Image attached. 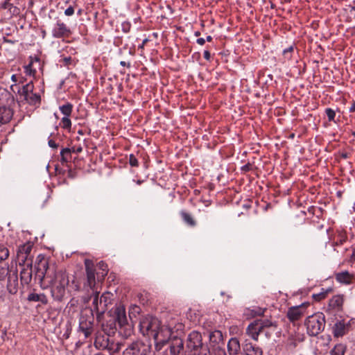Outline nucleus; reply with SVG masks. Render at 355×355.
Segmentation results:
<instances>
[{
  "label": "nucleus",
  "mask_w": 355,
  "mask_h": 355,
  "mask_svg": "<svg viewBox=\"0 0 355 355\" xmlns=\"http://www.w3.org/2000/svg\"><path fill=\"white\" fill-rule=\"evenodd\" d=\"M36 275L40 278L43 288L51 289V296L55 300L63 299L69 283L65 270L43 259L37 264Z\"/></svg>",
  "instance_id": "1"
},
{
  "label": "nucleus",
  "mask_w": 355,
  "mask_h": 355,
  "mask_svg": "<svg viewBox=\"0 0 355 355\" xmlns=\"http://www.w3.org/2000/svg\"><path fill=\"white\" fill-rule=\"evenodd\" d=\"M158 321L156 319H153L152 321V324H146V322H144L142 325L144 327H146L147 330H151L152 331H156L154 335V338L156 344V348L158 350H160L162 347L165 345L171 338H172V332L170 331L169 329H168L165 325H162L159 328H158L157 331L155 328L153 327V324H157Z\"/></svg>",
  "instance_id": "2"
},
{
  "label": "nucleus",
  "mask_w": 355,
  "mask_h": 355,
  "mask_svg": "<svg viewBox=\"0 0 355 355\" xmlns=\"http://www.w3.org/2000/svg\"><path fill=\"white\" fill-rule=\"evenodd\" d=\"M307 334L315 336L321 333L325 327V318L322 313L318 312L306 318L304 322Z\"/></svg>",
  "instance_id": "3"
},
{
  "label": "nucleus",
  "mask_w": 355,
  "mask_h": 355,
  "mask_svg": "<svg viewBox=\"0 0 355 355\" xmlns=\"http://www.w3.org/2000/svg\"><path fill=\"white\" fill-rule=\"evenodd\" d=\"M33 84L32 80L22 86L18 90V95L21 101H26L31 105H39L41 101L40 95L33 93Z\"/></svg>",
  "instance_id": "4"
},
{
  "label": "nucleus",
  "mask_w": 355,
  "mask_h": 355,
  "mask_svg": "<svg viewBox=\"0 0 355 355\" xmlns=\"http://www.w3.org/2000/svg\"><path fill=\"white\" fill-rule=\"evenodd\" d=\"M33 249V244L30 242H27L23 245H20L18 247L17 251V259L19 266L26 264L31 262L33 263V256L31 254Z\"/></svg>",
  "instance_id": "5"
},
{
  "label": "nucleus",
  "mask_w": 355,
  "mask_h": 355,
  "mask_svg": "<svg viewBox=\"0 0 355 355\" xmlns=\"http://www.w3.org/2000/svg\"><path fill=\"white\" fill-rule=\"evenodd\" d=\"M150 347L142 342H134L123 351V355H147Z\"/></svg>",
  "instance_id": "6"
},
{
  "label": "nucleus",
  "mask_w": 355,
  "mask_h": 355,
  "mask_svg": "<svg viewBox=\"0 0 355 355\" xmlns=\"http://www.w3.org/2000/svg\"><path fill=\"white\" fill-rule=\"evenodd\" d=\"M309 306V302H304L300 305L290 307L287 311V318L291 322L300 320L306 313V309Z\"/></svg>",
  "instance_id": "7"
},
{
  "label": "nucleus",
  "mask_w": 355,
  "mask_h": 355,
  "mask_svg": "<svg viewBox=\"0 0 355 355\" xmlns=\"http://www.w3.org/2000/svg\"><path fill=\"white\" fill-rule=\"evenodd\" d=\"M51 33L54 38L60 39L69 37L72 32L66 24L61 19L57 18L56 23L52 29Z\"/></svg>",
  "instance_id": "8"
},
{
  "label": "nucleus",
  "mask_w": 355,
  "mask_h": 355,
  "mask_svg": "<svg viewBox=\"0 0 355 355\" xmlns=\"http://www.w3.org/2000/svg\"><path fill=\"white\" fill-rule=\"evenodd\" d=\"M85 266L87 274V281L84 284V287H89L90 289L93 291V292H94L95 291H97V288H96V279L94 269V263L92 261L89 259H85Z\"/></svg>",
  "instance_id": "9"
},
{
  "label": "nucleus",
  "mask_w": 355,
  "mask_h": 355,
  "mask_svg": "<svg viewBox=\"0 0 355 355\" xmlns=\"http://www.w3.org/2000/svg\"><path fill=\"white\" fill-rule=\"evenodd\" d=\"M187 345L191 351L198 352L204 345L202 335L198 331H191L188 336Z\"/></svg>",
  "instance_id": "10"
},
{
  "label": "nucleus",
  "mask_w": 355,
  "mask_h": 355,
  "mask_svg": "<svg viewBox=\"0 0 355 355\" xmlns=\"http://www.w3.org/2000/svg\"><path fill=\"white\" fill-rule=\"evenodd\" d=\"M345 297L338 294L333 296L329 301L327 311L332 313H338L343 311Z\"/></svg>",
  "instance_id": "11"
},
{
  "label": "nucleus",
  "mask_w": 355,
  "mask_h": 355,
  "mask_svg": "<svg viewBox=\"0 0 355 355\" xmlns=\"http://www.w3.org/2000/svg\"><path fill=\"white\" fill-rule=\"evenodd\" d=\"M242 349L244 355H263L262 348L247 339L243 343Z\"/></svg>",
  "instance_id": "12"
},
{
  "label": "nucleus",
  "mask_w": 355,
  "mask_h": 355,
  "mask_svg": "<svg viewBox=\"0 0 355 355\" xmlns=\"http://www.w3.org/2000/svg\"><path fill=\"white\" fill-rule=\"evenodd\" d=\"M184 349L182 339L177 336H173L171 340L170 353L171 355H180Z\"/></svg>",
  "instance_id": "13"
},
{
  "label": "nucleus",
  "mask_w": 355,
  "mask_h": 355,
  "mask_svg": "<svg viewBox=\"0 0 355 355\" xmlns=\"http://www.w3.org/2000/svg\"><path fill=\"white\" fill-rule=\"evenodd\" d=\"M23 266L20 272V278L21 283L24 284H28L32 279V266L31 262L26 264H22Z\"/></svg>",
  "instance_id": "14"
},
{
  "label": "nucleus",
  "mask_w": 355,
  "mask_h": 355,
  "mask_svg": "<svg viewBox=\"0 0 355 355\" xmlns=\"http://www.w3.org/2000/svg\"><path fill=\"white\" fill-rule=\"evenodd\" d=\"M350 326L344 321L337 322L333 327V334L335 337H342L349 330Z\"/></svg>",
  "instance_id": "15"
},
{
  "label": "nucleus",
  "mask_w": 355,
  "mask_h": 355,
  "mask_svg": "<svg viewBox=\"0 0 355 355\" xmlns=\"http://www.w3.org/2000/svg\"><path fill=\"white\" fill-rule=\"evenodd\" d=\"M335 279L336 282L341 284L349 285L354 279V275L349 273L348 271L345 270L335 274Z\"/></svg>",
  "instance_id": "16"
},
{
  "label": "nucleus",
  "mask_w": 355,
  "mask_h": 355,
  "mask_svg": "<svg viewBox=\"0 0 355 355\" xmlns=\"http://www.w3.org/2000/svg\"><path fill=\"white\" fill-rule=\"evenodd\" d=\"M79 329L84 334L85 338H88L93 331V320H87L84 317H81L79 322Z\"/></svg>",
  "instance_id": "17"
},
{
  "label": "nucleus",
  "mask_w": 355,
  "mask_h": 355,
  "mask_svg": "<svg viewBox=\"0 0 355 355\" xmlns=\"http://www.w3.org/2000/svg\"><path fill=\"white\" fill-rule=\"evenodd\" d=\"M261 332V327L256 320L251 322L246 329V334L255 341L259 340V336Z\"/></svg>",
  "instance_id": "18"
},
{
  "label": "nucleus",
  "mask_w": 355,
  "mask_h": 355,
  "mask_svg": "<svg viewBox=\"0 0 355 355\" xmlns=\"http://www.w3.org/2000/svg\"><path fill=\"white\" fill-rule=\"evenodd\" d=\"M13 116L11 108L6 106H0V125L8 123Z\"/></svg>",
  "instance_id": "19"
},
{
  "label": "nucleus",
  "mask_w": 355,
  "mask_h": 355,
  "mask_svg": "<svg viewBox=\"0 0 355 355\" xmlns=\"http://www.w3.org/2000/svg\"><path fill=\"white\" fill-rule=\"evenodd\" d=\"M172 333L178 332L183 329V324L175 318H171L164 324Z\"/></svg>",
  "instance_id": "20"
},
{
  "label": "nucleus",
  "mask_w": 355,
  "mask_h": 355,
  "mask_svg": "<svg viewBox=\"0 0 355 355\" xmlns=\"http://www.w3.org/2000/svg\"><path fill=\"white\" fill-rule=\"evenodd\" d=\"M241 349L239 340L236 338H232L227 343V350L230 355H237Z\"/></svg>",
  "instance_id": "21"
},
{
  "label": "nucleus",
  "mask_w": 355,
  "mask_h": 355,
  "mask_svg": "<svg viewBox=\"0 0 355 355\" xmlns=\"http://www.w3.org/2000/svg\"><path fill=\"white\" fill-rule=\"evenodd\" d=\"M116 319L120 325L127 323V318L125 307L122 305L118 306L114 311Z\"/></svg>",
  "instance_id": "22"
},
{
  "label": "nucleus",
  "mask_w": 355,
  "mask_h": 355,
  "mask_svg": "<svg viewBox=\"0 0 355 355\" xmlns=\"http://www.w3.org/2000/svg\"><path fill=\"white\" fill-rule=\"evenodd\" d=\"M1 8L8 10L10 17L17 16L20 14V9L6 0L1 6Z\"/></svg>",
  "instance_id": "23"
},
{
  "label": "nucleus",
  "mask_w": 355,
  "mask_h": 355,
  "mask_svg": "<svg viewBox=\"0 0 355 355\" xmlns=\"http://www.w3.org/2000/svg\"><path fill=\"white\" fill-rule=\"evenodd\" d=\"M110 338L108 336H101L96 337L94 345L96 347L101 349H107Z\"/></svg>",
  "instance_id": "24"
},
{
  "label": "nucleus",
  "mask_w": 355,
  "mask_h": 355,
  "mask_svg": "<svg viewBox=\"0 0 355 355\" xmlns=\"http://www.w3.org/2000/svg\"><path fill=\"white\" fill-rule=\"evenodd\" d=\"M29 60L30 62L26 67H33V64H37L39 67H43L45 64L44 60L42 59V55L41 53L35 54L33 55H30Z\"/></svg>",
  "instance_id": "25"
},
{
  "label": "nucleus",
  "mask_w": 355,
  "mask_h": 355,
  "mask_svg": "<svg viewBox=\"0 0 355 355\" xmlns=\"http://www.w3.org/2000/svg\"><path fill=\"white\" fill-rule=\"evenodd\" d=\"M18 285L17 275L16 272L8 277V288L10 293H15L17 291Z\"/></svg>",
  "instance_id": "26"
},
{
  "label": "nucleus",
  "mask_w": 355,
  "mask_h": 355,
  "mask_svg": "<svg viewBox=\"0 0 355 355\" xmlns=\"http://www.w3.org/2000/svg\"><path fill=\"white\" fill-rule=\"evenodd\" d=\"M94 297L93 300V306L94 311L98 313H103L105 311V307L103 306V305H100V301L98 302V291H95L94 292Z\"/></svg>",
  "instance_id": "27"
},
{
  "label": "nucleus",
  "mask_w": 355,
  "mask_h": 355,
  "mask_svg": "<svg viewBox=\"0 0 355 355\" xmlns=\"http://www.w3.org/2000/svg\"><path fill=\"white\" fill-rule=\"evenodd\" d=\"M180 215L184 223H186L188 225L191 227L196 226V222L190 214L186 212L185 211H181Z\"/></svg>",
  "instance_id": "28"
},
{
  "label": "nucleus",
  "mask_w": 355,
  "mask_h": 355,
  "mask_svg": "<svg viewBox=\"0 0 355 355\" xmlns=\"http://www.w3.org/2000/svg\"><path fill=\"white\" fill-rule=\"evenodd\" d=\"M123 346V344L121 343H115L112 339H110V343L107 347V350L110 354H115L119 352Z\"/></svg>",
  "instance_id": "29"
},
{
  "label": "nucleus",
  "mask_w": 355,
  "mask_h": 355,
  "mask_svg": "<svg viewBox=\"0 0 355 355\" xmlns=\"http://www.w3.org/2000/svg\"><path fill=\"white\" fill-rule=\"evenodd\" d=\"M28 300L31 302H41L44 304H46L47 302L46 297L45 295L41 294L39 295L37 293H30L28 296Z\"/></svg>",
  "instance_id": "30"
},
{
  "label": "nucleus",
  "mask_w": 355,
  "mask_h": 355,
  "mask_svg": "<svg viewBox=\"0 0 355 355\" xmlns=\"http://www.w3.org/2000/svg\"><path fill=\"white\" fill-rule=\"evenodd\" d=\"M256 322L259 324V327H261V331H263L265 328H269V327H277V323L276 322H272L270 320L266 319V320H257Z\"/></svg>",
  "instance_id": "31"
},
{
  "label": "nucleus",
  "mask_w": 355,
  "mask_h": 355,
  "mask_svg": "<svg viewBox=\"0 0 355 355\" xmlns=\"http://www.w3.org/2000/svg\"><path fill=\"white\" fill-rule=\"evenodd\" d=\"M59 109L64 116H70L73 110V105L70 103H67L60 106Z\"/></svg>",
  "instance_id": "32"
},
{
  "label": "nucleus",
  "mask_w": 355,
  "mask_h": 355,
  "mask_svg": "<svg viewBox=\"0 0 355 355\" xmlns=\"http://www.w3.org/2000/svg\"><path fill=\"white\" fill-rule=\"evenodd\" d=\"M295 49V44H293L288 48L284 49L282 53L284 58L286 60H290L293 57Z\"/></svg>",
  "instance_id": "33"
},
{
  "label": "nucleus",
  "mask_w": 355,
  "mask_h": 355,
  "mask_svg": "<svg viewBox=\"0 0 355 355\" xmlns=\"http://www.w3.org/2000/svg\"><path fill=\"white\" fill-rule=\"evenodd\" d=\"M346 347L343 344H338L331 350L330 355H344Z\"/></svg>",
  "instance_id": "34"
},
{
  "label": "nucleus",
  "mask_w": 355,
  "mask_h": 355,
  "mask_svg": "<svg viewBox=\"0 0 355 355\" xmlns=\"http://www.w3.org/2000/svg\"><path fill=\"white\" fill-rule=\"evenodd\" d=\"M112 295L110 293H105L101 296L100 305L105 306V310L107 309V305L111 303Z\"/></svg>",
  "instance_id": "35"
},
{
  "label": "nucleus",
  "mask_w": 355,
  "mask_h": 355,
  "mask_svg": "<svg viewBox=\"0 0 355 355\" xmlns=\"http://www.w3.org/2000/svg\"><path fill=\"white\" fill-rule=\"evenodd\" d=\"M211 342L219 343L223 340V334L220 331L211 332L209 336Z\"/></svg>",
  "instance_id": "36"
},
{
  "label": "nucleus",
  "mask_w": 355,
  "mask_h": 355,
  "mask_svg": "<svg viewBox=\"0 0 355 355\" xmlns=\"http://www.w3.org/2000/svg\"><path fill=\"white\" fill-rule=\"evenodd\" d=\"M332 291L331 288H328V289H326L324 290V288L322 289V291L320 292L319 293H317V294H313V297L317 300V301H320L323 299H324L327 294L331 292Z\"/></svg>",
  "instance_id": "37"
},
{
  "label": "nucleus",
  "mask_w": 355,
  "mask_h": 355,
  "mask_svg": "<svg viewBox=\"0 0 355 355\" xmlns=\"http://www.w3.org/2000/svg\"><path fill=\"white\" fill-rule=\"evenodd\" d=\"M8 257V249L4 245L0 244V262L7 259Z\"/></svg>",
  "instance_id": "38"
},
{
  "label": "nucleus",
  "mask_w": 355,
  "mask_h": 355,
  "mask_svg": "<svg viewBox=\"0 0 355 355\" xmlns=\"http://www.w3.org/2000/svg\"><path fill=\"white\" fill-rule=\"evenodd\" d=\"M77 62L78 60H76L75 58H73L71 56L64 57L60 60V64L65 66L76 65L77 64Z\"/></svg>",
  "instance_id": "39"
},
{
  "label": "nucleus",
  "mask_w": 355,
  "mask_h": 355,
  "mask_svg": "<svg viewBox=\"0 0 355 355\" xmlns=\"http://www.w3.org/2000/svg\"><path fill=\"white\" fill-rule=\"evenodd\" d=\"M265 309H262L260 307H254L252 309H248V311L250 312L249 313L252 317H255L257 315H262L265 312Z\"/></svg>",
  "instance_id": "40"
},
{
  "label": "nucleus",
  "mask_w": 355,
  "mask_h": 355,
  "mask_svg": "<svg viewBox=\"0 0 355 355\" xmlns=\"http://www.w3.org/2000/svg\"><path fill=\"white\" fill-rule=\"evenodd\" d=\"M61 125L64 129H70L71 127V121L69 116H63L61 119Z\"/></svg>",
  "instance_id": "41"
},
{
  "label": "nucleus",
  "mask_w": 355,
  "mask_h": 355,
  "mask_svg": "<svg viewBox=\"0 0 355 355\" xmlns=\"http://www.w3.org/2000/svg\"><path fill=\"white\" fill-rule=\"evenodd\" d=\"M194 355H210V352L207 347L203 345L198 352H194Z\"/></svg>",
  "instance_id": "42"
},
{
  "label": "nucleus",
  "mask_w": 355,
  "mask_h": 355,
  "mask_svg": "<svg viewBox=\"0 0 355 355\" xmlns=\"http://www.w3.org/2000/svg\"><path fill=\"white\" fill-rule=\"evenodd\" d=\"M325 113L328 117L329 121H334L336 116V112L331 108H327L325 110Z\"/></svg>",
  "instance_id": "43"
},
{
  "label": "nucleus",
  "mask_w": 355,
  "mask_h": 355,
  "mask_svg": "<svg viewBox=\"0 0 355 355\" xmlns=\"http://www.w3.org/2000/svg\"><path fill=\"white\" fill-rule=\"evenodd\" d=\"M8 274V267L0 266V281L4 279Z\"/></svg>",
  "instance_id": "44"
},
{
  "label": "nucleus",
  "mask_w": 355,
  "mask_h": 355,
  "mask_svg": "<svg viewBox=\"0 0 355 355\" xmlns=\"http://www.w3.org/2000/svg\"><path fill=\"white\" fill-rule=\"evenodd\" d=\"M129 163L131 166L137 167L139 166V162L135 156L131 154L129 157Z\"/></svg>",
  "instance_id": "45"
},
{
  "label": "nucleus",
  "mask_w": 355,
  "mask_h": 355,
  "mask_svg": "<svg viewBox=\"0 0 355 355\" xmlns=\"http://www.w3.org/2000/svg\"><path fill=\"white\" fill-rule=\"evenodd\" d=\"M24 69L26 76H34L36 73V70L34 68H24Z\"/></svg>",
  "instance_id": "46"
},
{
  "label": "nucleus",
  "mask_w": 355,
  "mask_h": 355,
  "mask_svg": "<svg viewBox=\"0 0 355 355\" xmlns=\"http://www.w3.org/2000/svg\"><path fill=\"white\" fill-rule=\"evenodd\" d=\"M99 266L102 269L103 272L101 273V277H104L107 275V266L103 262L99 263Z\"/></svg>",
  "instance_id": "47"
},
{
  "label": "nucleus",
  "mask_w": 355,
  "mask_h": 355,
  "mask_svg": "<svg viewBox=\"0 0 355 355\" xmlns=\"http://www.w3.org/2000/svg\"><path fill=\"white\" fill-rule=\"evenodd\" d=\"M74 8L72 6H70L64 10V14L67 16H71L74 14Z\"/></svg>",
  "instance_id": "48"
},
{
  "label": "nucleus",
  "mask_w": 355,
  "mask_h": 355,
  "mask_svg": "<svg viewBox=\"0 0 355 355\" xmlns=\"http://www.w3.org/2000/svg\"><path fill=\"white\" fill-rule=\"evenodd\" d=\"M215 355H227L224 349L217 348L215 352Z\"/></svg>",
  "instance_id": "49"
},
{
  "label": "nucleus",
  "mask_w": 355,
  "mask_h": 355,
  "mask_svg": "<svg viewBox=\"0 0 355 355\" xmlns=\"http://www.w3.org/2000/svg\"><path fill=\"white\" fill-rule=\"evenodd\" d=\"M71 153V149L65 148L61 150L60 155H66L70 154Z\"/></svg>",
  "instance_id": "50"
},
{
  "label": "nucleus",
  "mask_w": 355,
  "mask_h": 355,
  "mask_svg": "<svg viewBox=\"0 0 355 355\" xmlns=\"http://www.w3.org/2000/svg\"><path fill=\"white\" fill-rule=\"evenodd\" d=\"M49 146L53 148H57L58 144L53 140L49 141Z\"/></svg>",
  "instance_id": "51"
},
{
  "label": "nucleus",
  "mask_w": 355,
  "mask_h": 355,
  "mask_svg": "<svg viewBox=\"0 0 355 355\" xmlns=\"http://www.w3.org/2000/svg\"><path fill=\"white\" fill-rule=\"evenodd\" d=\"M196 42H197L198 44H200V45H201V46H202V45H204V44H205V40L204 38L200 37V38L197 39Z\"/></svg>",
  "instance_id": "52"
},
{
  "label": "nucleus",
  "mask_w": 355,
  "mask_h": 355,
  "mask_svg": "<svg viewBox=\"0 0 355 355\" xmlns=\"http://www.w3.org/2000/svg\"><path fill=\"white\" fill-rule=\"evenodd\" d=\"M211 57V54L209 53V51H205L204 52V58L206 59V60H209Z\"/></svg>",
  "instance_id": "53"
},
{
  "label": "nucleus",
  "mask_w": 355,
  "mask_h": 355,
  "mask_svg": "<svg viewBox=\"0 0 355 355\" xmlns=\"http://www.w3.org/2000/svg\"><path fill=\"white\" fill-rule=\"evenodd\" d=\"M0 95L3 96L4 97H8L10 94L7 91L0 89Z\"/></svg>",
  "instance_id": "54"
},
{
  "label": "nucleus",
  "mask_w": 355,
  "mask_h": 355,
  "mask_svg": "<svg viewBox=\"0 0 355 355\" xmlns=\"http://www.w3.org/2000/svg\"><path fill=\"white\" fill-rule=\"evenodd\" d=\"M130 29L129 24H125L123 25V30L124 32H128Z\"/></svg>",
  "instance_id": "55"
},
{
  "label": "nucleus",
  "mask_w": 355,
  "mask_h": 355,
  "mask_svg": "<svg viewBox=\"0 0 355 355\" xmlns=\"http://www.w3.org/2000/svg\"><path fill=\"white\" fill-rule=\"evenodd\" d=\"M71 152H76V153H79L82 152V148L78 147L76 150L74 148H73V149H71Z\"/></svg>",
  "instance_id": "56"
},
{
  "label": "nucleus",
  "mask_w": 355,
  "mask_h": 355,
  "mask_svg": "<svg viewBox=\"0 0 355 355\" xmlns=\"http://www.w3.org/2000/svg\"><path fill=\"white\" fill-rule=\"evenodd\" d=\"M349 112H355V102H354L352 106L349 107Z\"/></svg>",
  "instance_id": "57"
},
{
  "label": "nucleus",
  "mask_w": 355,
  "mask_h": 355,
  "mask_svg": "<svg viewBox=\"0 0 355 355\" xmlns=\"http://www.w3.org/2000/svg\"><path fill=\"white\" fill-rule=\"evenodd\" d=\"M61 161L62 162H66L68 161V159L67 157H66V155H61Z\"/></svg>",
  "instance_id": "58"
},
{
  "label": "nucleus",
  "mask_w": 355,
  "mask_h": 355,
  "mask_svg": "<svg viewBox=\"0 0 355 355\" xmlns=\"http://www.w3.org/2000/svg\"><path fill=\"white\" fill-rule=\"evenodd\" d=\"M11 78H12V80L13 81H15V82H16V81L17 80V75H15V74H13V75L12 76Z\"/></svg>",
  "instance_id": "59"
},
{
  "label": "nucleus",
  "mask_w": 355,
  "mask_h": 355,
  "mask_svg": "<svg viewBox=\"0 0 355 355\" xmlns=\"http://www.w3.org/2000/svg\"><path fill=\"white\" fill-rule=\"evenodd\" d=\"M148 41V39H145V40H143V42H142V44H141V48H143V47H144V44H145Z\"/></svg>",
  "instance_id": "60"
},
{
  "label": "nucleus",
  "mask_w": 355,
  "mask_h": 355,
  "mask_svg": "<svg viewBox=\"0 0 355 355\" xmlns=\"http://www.w3.org/2000/svg\"><path fill=\"white\" fill-rule=\"evenodd\" d=\"M206 40L207 42H211L212 40V37L211 35H208Z\"/></svg>",
  "instance_id": "61"
},
{
  "label": "nucleus",
  "mask_w": 355,
  "mask_h": 355,
  "mask_svg": "<svg viewBox=\"0 0 355 355\" xmlns=\"http://www.w3.org/2000/svg\"><path fill=\"white\" fill-rule=\"evenodd\" d=\"M194 35L195 36L198 37L200 35V33L199 31H196Z\"/></svg>",
  "instance_id": "62"
},
{
  "label": "nucleus",
  "mask_w": 355,
  "mask_h": 355,
  "mask_svg": "<svg viewBox=\"0 0 355 355\" xmlns=\"http://www.w3.org/2000/svg\"><path fill=\"white\" fill-rule=\"evenodd\" d=\"M120 64H121L122 67H125V62H124V61H121V62H120Z\"/></svg>",
  "instance_id": "63"
},
{
  "label": "nucleus",
  "mask_w": 355,
  "mask_h": 355,
  "mask_svg": "<svg viewBox=\"0 0 355 355\" xmlns=\"http://www.w3.org/2000/svg\"><path fill=\"white\" fill-rule=\"evenodd\" d=\"M78 15H81L82 14V9H79L77 12Z\"/></svg>",
  "instance_id": "64"
}]
</instances>
